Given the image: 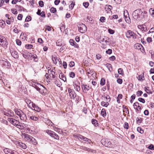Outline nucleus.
Wrapping results in <instances>:
<instances>
[{
  "instance_id": "6e6552de",
  "label": "nucleus",
  "mask_w": 154,
  "mask_h": 154,
  "mask_svg": "<svg viewBox=\"0 0 154 154\" xmlns=\"http://www.w3.org/2000/svg\"><path fill=\"white\" fill-rule=\"evenodd\" d=\"M15 143L17 146L20 148L23 149H25L27 148L26 145L20 141H16L15 142Z\"/></svg>"
},
{
  "instance_id": "393cba45",
  "label": "nucleus",
  "mask_w": 154,
  "mask_h": 154,
  "mask_svg": "<svg viewBox=\"0 0 154 154\" xmlns=\"http://www.w3.org/2000/svg\"><path fill=\"white\" fill-rule=\"evenodd\" d=\"M82 88L83 90L85 91L89 90V86L87 85H83Z\"/></svg>"
},
{
  "instance_id": "f257e3e1",
  "label": "nucleus",
  "mask_w": 154,
  "mask_h": 154,
  "mask_svg": "<svg viewBox=\"0 0 154 154\" xmlns=\"http://www.w3.org/2000/svg\"><path fill=\"white\" fill-rule=\"evenodd\" d=\"M143 13V11L141 9H138L134 11L132 14L133 18L135 19L140 18Z\"/></svg>"
},
{
  "instance_id": "c03bdc74",
  "label": "nucleus",
  "mask_w": 154,
  "mask_h": 154,
  "mask_svg": "<svg viewBox=\"0 0 154 154\" xmlns=\"http://www.w3.org/2000/svg\"><path fill=\"white\" fill-rule=\"evenodd\" d=\"M69 76L72 78H74L75 77V74L72 72H70L69 73Z\"/></svg>"
},
{
  "instance_id": "58836bf2",
  "label": "nucleus",
  "mask_w": 154,
  "mask_h": 154,
  "mask_svg": "<svg viewBox=\"0 0 154 154\" xmlns=\"http://www.w3.org/2000/svg\"><path fill=\"white\" fill-rule=\"evenodd\" d=\"M26 34L24 33H22L20 37H22V38L23 40H25L26 39Z\"/></svg>"
},
{
  "instance_id": "c85d7f7f",
  "label": "nucleus",
  "mask_w": 154,
  "mask_h": 154,
  "mask_svg": "<svg viewBox=\"0 0 154 154\" xmlns=\"http://www.w3.org/2000/svg\"><path fill=\"white\" fill-rule=\"evenodd\" d=\"M101 115L103 117L105 116H106V110L104 109H102L101 112Z\"/></svg>"
},
{
  "instance_id": "603ef678",
  "label": "nucleus",
  "mask_w": 154,
  "mask_h": 154,
  "mask_svg": "<svg viewBox=\"0 0 154 154\" xmlns=\"http://www.w3.org/2000/svg\"><path fill=\"white\" fill-rule=\"evenodd\" d=\"M89 3L88 2H84L83 3V6L86 8H87L88 7Z\"/></svg>"
},
{
  "instance_id": "4d7b16f0",
  "label": "nucleus",
  "mask_w": 154,
  "mask_h": 154,
  "mask_svg": "<svg viewBox=\"0 0 154 154\" xmlns=\"http://www.w3.org/2000/svg\"><path fill=\"white\" fill-rule=\"evenodd\" d=\"M26 48L28 49H31L32 47V45H26L25 46Z\"/></svg>"
},
{
  "instance_id": "aec40b11",
  "label": "nucleus",
  "mask_w": 154,
  "mask_h": 154,
  "mask_svg": "<svg viewBox=\"0 0 154 154\" xmlns=\"http://www.w3.org/2000/svg\"><path fill=\"white\" fill-rule=\"evenodd\" d=\"M92 123L95 127L98 126L99 125L97 121L95 119H93L92 120Z\"/></svg>"
},
{
  "instance_id": "4c0bfd02",
  "label": "nucleus",
  "mask_w": 154,
  "mask_h": 154,
  "mask_svg": "<svg viewBox=\"0 0 154 154\" xmlns=\"http://www.w3.org/2000/svg\"><path fill=\"white\" fill-rule=\"evenodd\" d=\"M5 25V21L2 20H0V26L2 27H4Z\"/></svg>"
},
{
  "instance_id": "f3484780",
  "label": "nucleus",
  "mask_w": 154,
  "mask_h": 154,
  "mask_svg": "<svg viewBox=\"0 0 154 154\" xmlns=\"http://www.w3.org/2000/svg\"><path fill=\"white\" fill-rule=\"evenodd\" d=\"M133 106L135 109L138 111L141 109V107L139 105V103L138 102L135 103L133 105Z\"/></svg>"
},
{
  "instance_id": "5fc2aeb1",
  "label": "nucleus",
  "mask_w": 154,
  "mask_h": 154,
  "mask_svg": "<svg viewBox=\"0 0 154 154\" xmlns=\"http://www.w3.org/2000/svg\"><path fill=\"white\" fill-rule=\"evenodd\" d=\"M148 148L150 149L154 150V146L153 145L151 144L149 146H148Z\"/></svg>"
},
{
  "instance_id": "a878e982",
  "label": "nucleus",
  "mask_w": 154,
  "mask_h": 154,
  "mask_svg": "<svg viewBox=\"0 0 154 154\" xmlns=\"http://www.w3.org/2000/svg\"><path fill=\"white\" fill-rule=\"evenodd\" d=\"M30 119L34 121H38L39 119V118L35 116H30L29 117Z\"/></svg>"
},
{
  "instance_id": "0e129e2a",
  "label": "nucleus",
  "mask_w": 154,
  "mask_h": 154,
  "mask_svg": "<svg viewBox=\"0 0 154 154\" xmlns=\"http://www.w3.org/2000/svg\"><path fill=\"white\" fill-rule=\"evenodd\" d=\"M31 20V17L30 16H28L26 17L25 19V21L26 22H28L30 21Z\"/></svg>"
},
{
  "instance_id": "a18cd8bd",
  "label": "nucleus",
  "mask_w": 154,
  "mask_h": 154,
  "mask_svg": "<svg viewBox=\"0 0 154 154\" xmlns=\"http://www.w3.org/2000/svg\"><path fill=\"white\" fill-rule=\"evenodd\" d=\"M50 11L51 12L54 13L56 12L57 10L56 8L54 7H52L50 9Z\"/></svg>"
},
{
  "instance_id": "4be33fe9",
  "label": "nucleus",
  "mask_w": 154,
  "mask_h": 154,
  "mask_svg": "<svg viewBox=\"0 0 154 154\" xmlns=\"http://www.w3.org/2000/svg\"><path fill=\"white\" fill-rule=\"evenodd\" d=\"M134 47L136 49H140L141 47H142V46L141 44L137 43L134 45Z\"/></svg>"
},
{
  "instance_id": "1a4fd4ad",
  "label": "nucleus",
  "mask_w": 154,
  "mask_h": 154,
  "mask_svg": "<svg viewBox=\"0 0 154 154\" xmlns=\"http://www.w3.org/2000/svg\"><path fill=\"white\" fill-rule=\"evenodd\" d=\"M78 26L79 31L81 33H83L87 30V28L85 24H82Z\"/></svg>"
},
{
  "instance_id": "ea45409f",
  "label": "nucleus",
  "mask_w": 154,
  "mask_h": 154,
  "mask_svg": "<svg viewBox=\"0 0 154 154\" xmlns=\"http://www.w3.org/2000/svg\"><path fill=\"white\" fill-rule=\"evenodd\" d=\"M31 142L34 145H36L37 143L36 140L33 137L32 138V140Z\"/></svg>"
},
{
  "instance_id": "de8ad7c7",
  "label": "nucleus",
  "mask_w": 154,
  "mask_h": 154,
  "mask_svg": "<svg viewBox=\"0 0 154 154\" xmlns=\"http://www.w3.org/2000/svg\"><path fill=\"white\" fill-rule=\"evenodd\" d=\"M135 98V95L134 94H133L131 97V100H130V102L132 103H133V100Z\"/></svg>"
},
{
  "instance_id": "3c124183",
  "label": "nucleus",
  "mask_w": 154,
  "mask_h": 154,
  "mask_svg": "<svg viewBox=\"0 0 154 154\" xmlns=\"http://www.w3.org/2000/svg\"><path fill=\"white\" fill-rule=\"evenodd\" d=\"M143 94V92L141 91H139L137 92L136 93V94L138 97L140 96Z\"/></svg>"
},
{
  "instance_id": "13d9d810",
  "label": "nucleus",
  "mask_w": 154,
  "mask_h": 154,
  "mask_svg": "<svg viewBox=\"0 0 154 154\" xmlns=\"http://www.w3.org/2000/svg\"><path fill=\"white\" fill-rule=\"evenodd\" d=\"M11 11L12 13L14 14H17V11L16 9H12Z\"/></svg>"
},
{
  "instance_id": "f704fd0d",
  "label": "nucleus",
  "mask_w": 154,
  "mask_h": 154,
  "mask_svg": "<svg viewBox=\"0 0 154 154\" xmlns=\"http://www.w3.org/2000/svg\"><path fill=\"white\" fill-rule=\"evenodd\" d=\"M19 116L21 120H24L25 118L26 117V115L23 112V113H22Z\"/></svg>"
},
{
  "instance_id": "680f3d73",
  "label": "nucleus",
  "mask_w": 154,
  "mask_h": 154,
  "mask_svg": "<svg viewBox=\"0 0 154 154\" xmlns=\"http://www.w3.org/2000/svg\"><path fill=\"white\" fill-rule=\"evenodd\" d=\"M124 127L125 128L127 129H128V123L126 122H125L124 124Z\"/></svg>"
},
{
  "instance_id": "5701e85b",
  "label": "nucleus",
  "mask_w": 154,
  "mask_h": 154,
  "mask_svg": "<svg viewBox=\"0 0 154 154\" xmlns=\"http://www.w3.org/2000/svg\"><path fill=\"white\" fill-rule=\"evenodd\" d=\"M39 85H40V86L41 88H40L36 86L35 88L37 91H40L41 90V89H42L43 90V91H44L45 90V88L43 86H42V85H41L40 84H39Z\"/></svg>"
},
{
  "instance_id": "423d86ee",
  "label": "nucleus",
  "mask_w": 154,
  "mask_h": 154,
  "mask_svg": "<svg viewBox=\"0 0 154 154\" xmlns=\"http://www.w3.org/2000/svg\"><path fill=\"white\" fill-rule=\"evenodd\" d=\"M46 132L51 137H54V139L57 140L59 139V136L53 131L49 130H47L46 131Z\"/></svg>"
},
{
  "instance_id": "37998d69",
  "label": "nucleus",
  "mask_w": 154,
  "mask_h": 154,
  "mask_svg": "<svg viewBox=\"0 0 154 154\" xmlns=\"http://www.w3.org/2000/svg\"><path fill=\"white\" fill-rule=\"evenodd\" d=\"M56 44L57 46H62V44L60 40H58L57 41L56 43Z\"/></svg>"
},
{
  "instance_id": "a19ab883",
  "label": "nucleus",
  "mask_w": 154,
  "mask_h": 154,
  "mask_svg": "<svg viewBox=\"0 0 154 154\" xmlns=\"http://www.w3.org/2000/svg\"><path fill=\"white\" fill-rule=\"evenodd\" d=\"M149 12L151 15L152 16H154V9L150 8L149 10Z\"/></svg>"
},
{
  "instance_id": "49530a36",
  "label": "nucleus",
  "mask_w": 154,
  "mask_h": 154,
  "mask_svg": "<svg viewBox=\"0 0 154 154\" xmlns=\"http://www.w3.org/2000/svg\"><path fill=\"white\" fill-rule=\"evenodd\" d=\"M118 72L119 74L122 75L124 74L123 70L122 68H119L118 69Z\"/></svg>"
},
{
  "instance_id": "412c9836",
  "label": "nucleus",
  "mask_w": 154,
  "mask_h": 154,
  "mask_svg": "<svg viewBox=\"0 0 154 154\" xmlns=\"http://www.w3.org/2000/svg\"><path fill=\"white\" fill-rule=\"evenodd\" d=\"M105 66L107 68L110 72H111L112 70V66L110 64L107 63L106 64Z\"/></svg>"
},
{
  "instance_id": "7ed1b4c3",
  "label": "nucleus",
  "mask_w": 154,
  "mask_h": 154,
  "mask_svg": "<svg viewBox=\"0 0 154 154\" xmlns=\"http://www.w3.org/2000/svg\"><path fill=\"white\" fill-rule=\"evenodd\" d=\"M0 45L3 47H7L8 42L6 38L2 35H0Z\"/></svg>"
},
{
  "instance_id": "f8f14e48",
  "label": "nucleus",
  "mask_w": 154,
  "mask_h": 154,
  "mask_svg": "<svg viewBox=\"0 0 154 154\" xmlns=\"http://www.w3.org/2000/svg\"><path fill=\"white\" fill-rule=\"evenodd\" d=\"M52 60L53 63L55 64H56L58 61L60 64H61V61L59 58L57 57L56 56H52Z\"/></svg>"
},
{
  "instance_id": "473e14b6",
  "label": "nucleus",
  "mask_w": 154,
  "mask_h": 154,
  "mask_svg": "<svg viewBox=\"0 0 154 154\" xmlns=\"http://www.w3.org/2000/svg\"><path fill=\"white\" fill-rule=\"evenodd\" d=\"M35 104L34 103H33V102H31L30 103V104H29V105L28 106L31 109H33V107L34 106H35Z\"/></svg>"
},
{
  "instance_id": "b1692460",
  "label": "nucleus",
  "mask_w": 154,
  "mask_h": 154,
  "mask_svg": "<svg viewBox=\"0 0 154 154\" xmlns=\"http://www.w3.org/2000/svg\"><path fill=\"white\" fill-rule=\"evenodd\" d=\"M138 27L142 31H145L146 30V27L145 25H140L138 26Z\"/></svg>"
},
{
  "instance_id": "39448f33",
  "label": "nucleus",
  "mask_w": 154,
  "mask_h": 154,
  "mask_svg": "<svg viewBox=\"0 0 154 154\" xmlns=\"http://www.w3.org/2000/svg\"><path fill=\"white\" fill-rule=\"evenodd\" d=\"M101 142L102 144L106 146L109 147L112 146V144L110 141L107 139H102Z\"/></svg>"
},
{
  "instance_id": "bb28decb",
  "label": "nucleus",
  "mask_w": 154,
  "mask_h": 154,
  "mask_svg": "<svg viewBox=\"0 0 154 154\" xmlns=\"http://www.w3.org/2000/svg\"><path fill=\"white\" fill-rule=\"evenodd\" d=\"M32 109L35 110L38 112H39L41 111V109L40 107L35 104V106H34L33 109Z\"/></svg>"
},
{
  "instance_id": "c756f323",
  "label": "nucleus",
  "mask_w": 154,
  "mask_h": 154,
  "mask_svg": "<svg viewBox=\"0 0 154 154\" xmlns=\"http://www.w3.org/2000/svg\"><path fill=\"white\" fill-rule=\"evenodd\" d=\"M86 73L88 75L90 74L92 75L93 74V72L92 70L89 69H86Z\"/></svg>"
},
{
  "instance_id": "9d476101",
  "label": "nucleus",
  "mask_w": 154,
  "mask_h": 154,
  "mask_svg": "<svg viewBox=\"0 0 154 154\" xmlns=\"http://www.w3.org/2000/svg\"><path fill=\"white\" fill-rule=\"evenodd\" d=\"M68 90L70 98L72 99H74L76 97V94L74 91L70 88H68Z\"/></svg>"
},
{
  "instance_id": "20e7f679",
  "label": "nucleus",
  "mask_w": 154,
  "mask_h": 154,
  "mask_svg": "<svg viewBox=\"0 0 154 154\" xmlns=\"http://www.w3.org/2000/svg\"><path fill=\"white\" fill-rule=\"evenodd\" d=\"M126 36L128 38L132 37L133 39L137 38V35L133 32L131 30H128L126 32Z\"/></svg>"
},
{
  "instance_id": "69168bd1",
  "label": "nucleus",
  "mask_w": 154,
  "mask_h": 154,
  "mask_svg": "<svg viewBox=\"0 0 154 154\" xmlns=\"http://www.w3.org/2000/svg\"><path fill=\"white\" fill-rule=\"evenodd\" d=\"M25 101L27 105V106H28L29 104H30V103L31 102V101L28 99H26Z\"/></svg>"
},
{
  "instance_id": "338daca9",
  "label": "nucleus",
  "mask_w": 154,
  "mask_h": 154,
  "mask_svg": "<svg viewBox=\"0 0 154 154\" xmlns=\"http://www.w3.org/2000/svg\"><path fill=\"white\" fill-rule=\"evenodd\" d=\"M23 17V15L22 14H19L17 17V19L19 20H21Z\"/></svg>"
},
{
  "instance_id": "c9c22d12",
  "label": "nucleus",
  "mask_w": 154,
  "mask_h": 154,
  "mask_svg": "<svg viewBox=\"0 0 154 154\" xmlns=\"http://www.w3.org/2000/svg\"><path fill=\"white\" fill-rule=\"evenodd\" d=\"M137 131L140 134H143L144 132L143 130L140 127H138L137 128Z\"/></svg>"
},
{
  "instance_id": "cd10ccee",
  "label": "nucleus",
  "mask_w": 154,
  "mask_h": 154,
  "mask_svg": "<svg viewBox=\"0 0 154 154\" xmlns=\"http://www.w3.org/2000/svg\"><path fill=\"white\" fill-rule=\"evenodd\" d=\"M55 83L57 86L59 87H60L62 85L61 82L59 79H57L55 81Z\"/></svg>"
},
{
  "instance_id": "774afa93",
  "label": "nucleus",
  "mask_w": 154,
  "mask_h": 154,
  "mask_svg": "<svg viewBox=\"0 0 154 154\" xmlns=\"http://www.w3.org/2000/svg\"><path fill=\"white\" fill-rule=\"evenodd\" d=\"M75 65L74 62L73 61H71L69 64V66L70 67H72Z\"/></svg>"
},
{
  "instance_id": "0eeeda50",
  "label": "nucleus",
  "mask_w": 154,
  "mask_h": 154,
  "mask_svg": "<svg viewBox=\"0 0 154 154\" xmlns=\"http://www.w3.org/2000/svg\"><path fill=\"white\" fill-rule=\"evenodd\" d=\"M21 53L23 57L26 59H29L32 57V54L26 51H22Z\"/></svg>"
},
{
  "instance_id": "72a5a7b5",
  "label": "nucleus",
  "mask_w": 154,
  "mask_h": 154,
  "mask_svg": "<svg viewBox=\"0 0 154 154\" xmlns=\"http://www.w3.org/2000/svg\"><path fill=\"white\" fill-rule=\"evenodd\" d=\"M125 20L126 22L128 23H129L131 22V20L129 17H128L127 16H125Z\"/></svg>"
},
{
  "instance_id": "9b49d317",
  "label": "nucleus",
  "mask_w": 154,
  "mask_h": 154,
  "mask_svg": "<svg viewBox=\"0 0 154 154\" xmlns=\"http://www.w3.org/2000/svg\"><path fill=\"white\" fill-rule=\"evenodd\" d=\"M8 120L14 125H15L16 126H21L20 125L18 124L19 123V122L13 119L9 118L8 119Z\"/></svg>"
},
{
  "instance_id": "79ce46f5",
  "label": "nucleus",
  "mask_w": 154,
  "mask_h": 154,
  "mask_svg": "<svg viewBox=\"0 0 154 154\" xmlns=\"http://www.w3.org/2000/svg\"><path fill=\"white\" fill-rule=\"evenodd\" d=\"M105 79L104 78H102L101 79V81H100V85H101L103 86L105 85Z\"/></svg>"
},
{
  "instance_id": "6e6d98bb",
  "label": "nucleus",
  "mask_w": 154,
  "mask_h": 154,
  "mask_svg": "<svg viewBox=\"0 0 154 154\" xmlns=\"http://www.w3.org/2000/svg\"><path fill=\"white\" fill-rule=\"evenodd\" d=\"M106 18L104 17H102L100 20V21L102 23H104L105 22Z\"/></svg>"
},
{
  "instance_id": "e2e57ef3",
  "label": "nucleus",
  "mask_w": 154,
  "mask_h": 154,
  "mask_svg": "<svg viewBox=\"0 0 154 154\" xmlns=\"http://www.w3.org/2000/svg\"><path fill=\"white\" fill-rule=\"evenodd\" d=\"M38 4L39 6L41 7H42L44 6V2L42 1H39Z\"/></svg>"
},
{
  "instance_id": "6ab92c4d",
  "label": "nucleus",
  "mask_w": 154,
  "mask_h": 154,
  "mask_svg": "<svg viewBox=\"0 0 154 154\" xmlns=\"http://www.w3.org/2000/svg\"><path fill=\"white\" fill-rule=\"evenodd\" d=\"M80 84L78 82L77 84H74V87L75 90L77 91H79L80 90Z\"/></svg>"
},
{
  "instance_id": "052dcab7",
  "label": "nucleus",
  "mask_w": 154,
  "mask_h": 154,
  "mask_svg": "<svg viewBox=\"0 0 154 154\" xmlns=\"http://www.w3.org/2000/svg\"><path fill=\"white\" fill-rule=\"evenodd\" d=\"M33 58L34 61L37 62L38 61V59L37 58V56L35 54L33 55Z\"/></svg>"
},
{
  "instance_id": "a211bd4d",
  "label": "nucleus",
  "mask_w": 154,
  "mask_h": 154,
  "mask_svg": "<svg viewBox=\"0 0 154 154\" xmlns=\"http://www.w3.org/2000/svg\"><path fill=\"white\" fill-rule=\"evenodd\" d=\"M14 111L15 113L18 116H20L23 112L20 109H18L17 108L14 109Z\"/></svg>"
},
{
  "instance_id": "8fccbe9b",
  "label": "nucleus",
  "mask_w": 154,
  "mask_h": 154,
  "mask_svg": "<svg viewBox=\"0 0 154 154\" xmlns=\"http://www.w3.org/2000/svg\"><path fill=\"white\" fill-rule=\"evenodd\" d=\"M147 12L146 11H143V13L142 14V16L140 17L142 18H144L146 16V14Z\"/></svg>"
},
{
  "instance_id": "4468645a",
  "label": "nucleus",
  "mask_w": 154,
  "mask_h": 154,
  "mask_svg": "<svg viewBox=\"0 0 154 154\" xmlns=\"http://www.w3.org/2000/svg\"><path fill=\"white\" fill-rule=\"evenodd\" d=\"M12 56L15 58H17L19 56L18 53L16 51L12 49L10 50Z\"/></svg>"
},
{
  "instance_id": "2f4dec72",
  "label": "nucleus",
  "mask_w": 154,
  "mask_h": 154,
  "mask_svg": "<svg viewBox=\"0 0 154 154\" xmlns=\"http://www.w3.org/2000/svg\"><path fill=\"white\" fill-rule=\"evenodd\" d=\"M109 103L107 102H105L104 101H102L101 103V105L103 106H105V107H107L108 105H109Z\"/></svg>"
},
{
  "instance_id": "7c9ffc66",
  "label": "nucleus",
  "mask_w": 154,
  "mask_h": 154,
  "mask_svg": "<svg viewBox=\"0 0 154 154\" xmlns=\"http://www.w3.org/2000/svg\"><path fill=\"white\" fill-rule=\"evenodd\" d=\"M144 89L145 91L147 93L152 94V92H151L150 89H149V87H146L144 88Z\"/></svg>"
},
{
  "instance_id": "f03ea898",
  "label": "nucleus",
  "mask_w": 154,
  "mask_h": 154,
  "mask_svg": "<svg viewBox=\"0 0 154 154\" xmlns=\"http://www.w3.org/2000/svg\"><path fill=\"white\" fill-rule=\"evenodd\" d=\"M73 136L75 138L78 139L79 140H82L84 141L87 142L88 143H90L91 142V140L81 135L75 134L73 135Z\"/></svg>"
},
{
  "instance_id": "09e8293b",
  "label": "nucleus",
  "mask_w": 154,
  "mask_h": 154,
  "mask_svg": "<svg viewBox=\"0 0 154 154\" xmlns=\"http://www.w3.org/2000/svg\"><path fill=\"white\" fill-rule=\"evenodd\" d=\"M4 64L5 65L7 66L8 68H9L10 66V64L8 62L5 61L4 62Z\"/></svg>"
},
{
  "instance_id": "bf43d9fd",
  "label": "nucleus",
  "mask_w": 154,
  "mask_h": 154,
  "mask_svg": "<svg viewBox=\"0 0 154 154\" xmlns=\"http://www.w3.org/2000/svg\"><path fill=\"white\" fill-rule=\"evenodd\" d=\"M138 100L140 102L143 103H144L145 102V100L142 98H139L138 99Z\"/></svg>"
},
{
  "instance_id": "ddd939ff",
  "label": "nucleus",
  "mask_w": 154,
  "mask_h": 154,
  "mask_svg": "<svg viewBox=\"0 0 154 154\" xmlns=\"http://www.w3.org/2000/svg\"><path fill=\"white\" fill-rule=\"evenodd\" d=\"M3 113L5 115L9 117H13L14 116V113L12 111L9 109L7 111H3Z\"/></svg>"
},
{
  "instance_id": "dca6fc26",
  "label": "nucleus",
  "mask_w": 154,
  "mask_h": 154,
  "mask_svg": "<svg viewBox=\"0 0 154 154\" xmlns=\"http://www.w3.org/2000/svg\"><path fill=\"white\" fill-rule=\"evenodd\" d=\"M69 42L70 44L72 46H74L75 48H78L79 45L76 43L74 41L73 39H71L69 40Z\"/></svg>"
},
{
  "instance_id": "2eb2a0df",
  "label": "nucleus",
  "mask_w": 154,
  "mask_h": 154,
  "mask_svg": "<svg viewBox=\"0 0 154 154\" xmlns=\"http://www.w3.org/2000/svg\"><path fill=\"white\" fill-rule=\"evenodd\" d=\"M24 138L26 139L27 141L31 142L33 137L31 136L26 134H24L23 135Z\"/></svg>"
},
{
  "instance_id": "e433bc0d",
  "label": "nucleus",
  "mask_w": 154,
  "mask_h": 154,
  "mask_svg": "<svg viewBox=\"0 0 154 154\" xmlns=\"http://www.w3.org/2000/svg\"><path fill=\"white\" fill-rule=\"evenodd\" d=\"M137 79L141 81H143L144 80V77L141 75H140L137 77Z\"/></svg>"
},
{
  "instance_id": "864d4df0",
  "label": "nucleus",
  "mask_w": 154,
  "mask_h": 154,
  "mask_svg": "<svg viewBox=\"0 0 154 154\" xmlns=\"http://www.w3.org/2000/svg\"><path fill=\"white\" fill-rule=\"evenodd\" d=\"M136 120L137 121V122L138 123H141L142 122V121L141 118H139L138 117L136 119Z\"/></svg>"
}]
</instances>
